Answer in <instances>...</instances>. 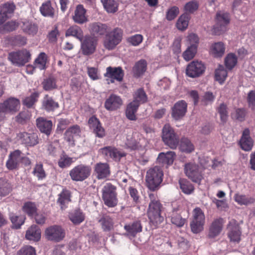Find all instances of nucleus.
Returning <instances> with one entry per match:
<instances>
[{
	"mask_svg": "<svg viewBox=\"0 0 255 255\" xmlns=\"http://www.w3.org/2000/svg\"><path fill=\"white\" fill-rule=\"evenodd\" d=\"M222 219H217L212 223L208 234L210 238H214L218 236L222 230Z\"/></svg>",
	"mask_w": 255,
	"mask_h": 255,
	"instance_id": "nucleus-32",
	"label": "nucleus"
},
{
	"mask_svg": "<svg viewBox=\"0 0 255 255\" xmlns=\"http://www.w3.org/2000/svg\"><path fill=\"white\" fill-rule=\"evenodd\" d=\"M42 85L43 89L47 91L57 88L56 80L51 77L44 79Z\"/></svg>",
	"mask_w": 255,
	"mask_h": 255,
	"instance_id": "nucleus-49",
	"label": "nucleus"
},
{
	"mask_svg": "<svg viewBox=\"0 0 255 255\" xmlns=\"http://www.w3.org/2000/svg\"><path fill=\"white\" fill-rule=\"evenodd\" d=\"M179 148L182 152L190 153L194 150V146L189 139L182 138L180 141Z\"/></svg>",
	"mask_w": 255,
	"mask_h": 255,
	"instance_id": "nucleus-45",
	"label": "nucleus"
},
{
	"mask_svg": "<svg viewBox=\"0 0 255 255\" xmlns=\"http://www.w3.org/2000/svg\"><path fill=\"white\" fill-rule=\"evenodd\" d=\"M14 255H36V251L32 246H25L18 250Z\"/></svg>",
	"mask_w": 255,
	"mask_h": 255,
	"instance_id": "nucleus-60",
	"label": "nucleus"
},
{
	"mask_svg": "<svg viewBox=\"0 0 255 255\" xmlns=\"http://www.w3.org/2000/svg\"><path fill=\"white\" fill-rule=\"evenodd\" d=\"M73 162L72 158L66 154L62 155L58 161V164L62 168L69 166Z\"/></svg>",
	"mask_w": 255,
	"mask_h": 255,
	"instance_id": "nucleus-62",
	"label": "nucleus"
},
{
	"mask_svg": "<svg viewBox=\"0 0 255 255\" xmlns=\"http://www.w3.org/2000/svg\"><path fill=\"white\" fill-rule=\"evenodd\" d=\"M197 47L195 46H187V49L183 53L184 59L187 61L193 59L197 53Z\"/></svg>",
	"mask_w": 255,
	"mask_h": 255,
	"instance_id": "nucleus-56",
	"label": "nucleus"
},
{
	"mask_svg": "<svg viewBox=\"0 0 255 255\" xmlns=\"http://www.w3.org/2000/svg\"><path fill=\"white\" fill-rule=\"evenodd\" d=\"M176 211L177 209H176L173 210L172 214L170 216L171 222L173 224H174L178 227H182L184 224L185 220L179 215L175 214L174 213Z\"/></svg>",
	"mask_w": 255,
	"mask_h": 255,
	"instance_id": "nucleus-58",
	"label": "nucleus"
},
{
	"mask_svg": "<svg viewBox=\"0 0 255 255\" xmlns=\"http://www.w3.org/2000/svg\"><path fill=\"white\" fill-rule=\"evenodd\" d=\"M108 26L106 24L99 22H95L90 23L89 30L92 36H99L104 35L107 33Z\"/></svg>",
	"mask_w": 255,
	"mask_h": 255,
	"instance_id": "nucleus-18",
	"label": "nucleus"
},
{
	"mask_svg": "<svg viewBox=\"0 0 255 255\" xmlns=\"http://www.w3.org/2000/svg\"><path fill=\"white\" fill-rule=\"evenodd\" d=\"M240 144L242 149L245 151H250L252 149L253 141L250 136V131L248 128H246L243 131L240 141Z\"/></svg>",
	"mask_w": 255,
	"mask_h": 255,
	"instance_id": "nucleus-25",
	"label": "nucleus"
},
{
	"mask_svg": "<svg viewBox=\"0 0 255 255\" xmlns=\"http://www.w3.org/2000/svg\"><path fill=\"white\" fill-rule=\"evenodd\" d=\"M162 140L165 144L172 149H175L179 143V138L169 124H165L162 128Z\"/></svg>",
	"mask_w": 255,
	"mask_h": 255,
	"instance_id": "nucleus-5",
	"label": "nucleus"
},
{
	"mask_svg": "<svg viewBox=\"0 0 255 255\" xmlns=\"http://www.w3.org/2000/svg\"><path fill=\"white\" fill-rule=\"evenodd\" d=\"M91 168L89 166L80 164L72 169L69 172L71 179L75 181H82L90 175Z\"/></svg>",
	"mask_w": 255,
	"mask_h": 255,
	"instance_id": "nucleus-7",
	"label": "nucleus"
},
{
	"mask_svg": "<svg viewBox=\"0 0 255 255\" xmlns=\"http://www.w3.org/2000/svg\"><path fill=\"white\" fill-rule=\"evenodd\" d=\"M199 7L198 3L196 0H192L186 3L184 7L185 13H193L197 10Z\"/></svg>",
	"mask_w": 255,
	"mask_h": 255,
	"instance_id": "nucleus-59",
	"label": "nucleus"
},
{
	"mask_svg": "<svg viewBox=\"0 0 255 255\" xmlns=\"http://www.w3.org/2000/svg\"><path fill=\"white\" fill-rule=\"evenodd\" d=\"M70 221L75 225H79L84 221L85 215L80 210L77 209L69 214Z\"/></svg>",
	"mask_w": 255,
	"mask_h": 255,
	"instance_id": "nucleus-40",
	"label": "nucleus"
},
{
	"mask_svg": "<svg viewBox=\"0 0 255 255\" xmlns=\"http://www.w3.org/2000/svg\"><path fill=\"white\" fill-rule=\"evenodd\" d=\"M36 125L41 132L47 135L50 134L52 127L51 121L46 120L43 118H39L36 120Z\"/></svg>",
	"mask_w": 255,
	"mask_h": 255,
	"instance_id": "nucleus-30",
	"label": "nucleus"
},
{
	"mask_svg": "<svg viewBox=\"0 0 255 255\" xmlns=\"http://www.w3.org/2000/svg\"><path fill=\"white\" fill-rule=\"evenodd\" d=\"M100 150L106 158H112L115 160H119L121 157L126 155L124 152L112 146H106L101 148Z\"/></svg>",
	"mask_w": 255,
	"mask_h": 255,
	"instance_id": "nucleus-17",
	"label": "nucleus"
},
{
	"mask_svg": "<svg viewBox=\"0 0 255 255\" xmlns=\"http://www.w3.org/2000/svg\"><path fill=\"white\" fill-rule=\"evenodd\" d=\"M20 107L19 101L14 98H10L0 104V113L15 112Z\"/></svg>",
	"mask_w": 255,
	"mask_h": 255,
	"instance_id": "nucleus-15",
	"label": "nucleus"
},
{
	"mask_svg": "<svg viewBox=\"0 0 255 255\" xmlns=\"http://www.w3.org/2000/svg\"><path fill=\"white\" fill-rule=\"evenodd\" d=\"M12 190L10 184L5 179L0 178V196H5Z\"/></svg>",
	"mask_w": 255,
	"mask_h": 255,
	"instance_id": "nucleus-47",
	"label": "nucleus"
},
{
	"mask_svg": "<svg viewBox=\"0 0 255 255\" xmlns=\"http://www.w3.org/2000/svg\"><path fill=\"white\" fill-rule=\"evenodd\" d=\"M193 219L190 224L191 229L194 233H198L202 231L205 223V217L203 211L198 207L193 211Z\"/></svg>",
	"mask_w": 255,
	"mask_h": 255,
	"instance_id": "nucleus-8",
	"label": "nucleus"
},
{
	"mask_svg": "<svg viewBox=\"0 0 255 255\" xmlns=\"http://www.w3.org/2000/svg\"><path fill=\"white\" fill-rule=\"evenodd\" d=\"M228 237L231 242L239 243L241 240V231L239 225L231 223L229 225Z\"/></svg>",
	"mask_w": 255,
	"mask_h": 255,
	"instance_id": "nucleus-29",
	"label": "nucleus"
},
{
	"mask_svg": "<svg viewBox=\"0 0 255 255\" xmlns=\"http://www.w3.org/2000/svg\"><path fill=\"white\" fill-rule=\"evenodd\" d=\"M123 30L120 28H115L111 31L106 33L104 41V47L108 50L114 49L122 41Z\"/></svg>",
	"mask_w": 255,
	"mask_h": 255,
	"instance_id": "nucleus-3",
	"label": "nucleus"
},
{
	"mask_svg": "<svg viewBox=\"0 0 255 255\" xmlns=\"http://www.w3.org/2000/svg\"><path fill=\"white\" fill-rule=\"evenodd\" d=\"M106 11L114 13L118 10L119 3L116 0H101Z\"/></svg>",
	"mask_w": 255,
	"mask_h": 255,
	"instance_id": "nucleus-38",
	"label": "nucleus"
},
{
	"mask_svg": "<svg viewBox=\"0 0 255 255\" xmlns=\"http://www.w3.org/2000/svg\"><path fill=\"white\" fill-rule=\"evenodd\" d=\"M104 231H110L113 228L114 222L111 217L107 215L103 216L99 221Z\"/></svg>",
	"mask_w": 255,
	"mask_h": 255,
	"instance_id": "nucleus-43",
	"label": "nucleus"
},
{
	"mask_svg": "<svg viewBox=\"0 0 255 255\" xmlns=\"http://www.w3.org/2000/svg\"><path fill=\"white\" fill-rule=\"evenodd\" d=\"M17 137L21 143L26 146H32L38 143V137L34 133L20 132Z\"/></svg>",
	"mask_w": 255,
	"mask_h": 255,
	"instance_id": "nucleus-19",
	"label": "nucleus"
},
{
	"mask_svg": "<svg viewBox=\"0 0 255 255\" xmlns=\"http://www.w3.org/2000/svg\"><path fill=\"white\" fill-rule=\"evenodd\" d=\"M94 171L98 179H103L110 174V167L106 163H98L95 166Z\"/></svg>",
	"mask_w": 255,
	"mask_h": 255,
	"instance_id": "nucleus-26",
	"label": "nucleus"
},
{
	"mask_svg": "<svg viewBox=\"0 0 255 255\" xmlns=\"http://www.w3.org/2000/svg\"><path fill=\"white\" fill-rule=\"evenodd\" d=\"M189 16L187 13L182 14L178 19L176 22V27L180 30H184L188 26Z\"/></svg>",
	"mask_w": 255,
	"mask_h": 255,
	"instance_id": "nucleus-48",
	"label": "nucleus"
},
{
	"mask_svg": "<svg viewBox=\"0 0 255 255\" xmlns=\"http://www.w3.org/2000/svg\"><path fill=\"white\" fill-rule=\"evenodd\" d=\"M23 211L30 217H33L37 212V208L35 203L25 202L22 207Z\"/></svg>",
	"mask_w": 255,
	"mask_h": 255,
	"instance_id": "nucleus-46",
	"label": "nucleus"
},
{
	"mask_svg": "<svg viewBox=\"0 0 255 255\" xmlns=\"http://www.w3.org/2000/svg\"><path fill=\"white\" fill-rule=\"evenodd\" d=\"M30 58L29 51L25 49L10 53L8 55V59L12 64L19 67L23 66Z\"/></svg>",
	"mask_w": 255,
	"mask_h": 255,
	"instance_id": "nucleus-9",
	"label": "nucleus"
},
{
	"mask_svg": "<svg viewBox=\"0 0 255 255\" xmlns=\"http://www.w3.org/2000/svg\"><path fill=\"white\" fill-rule=\"evenodd\" d=\"M25 238L30 241H38L41 238V230L35 225H32L26 231Z\"/></svg>",
	"mask_w": 255,
	"mask_h": 255,
	"instance_id": "nucleus-31",
	"label": "nucleus"
},
{
	"mask_svg": "<svg viewBox=\"0 0 255 255\" xmlns=\"http://www.w3.org/2000/svg\"><path fill=\"white\" fill-rule=\"evenodd\" d=\"M180 188L182 192L186 194H191L194 190L192 184L186 179H180L179 181Z\"/></svg>",
	"mask_w": 255,
	"mask_h": 255,
	"instance_id": "nucleus-51",
	"label": "nucleus"
},
{
	"mask_svg": "<svg viewBox=\"0 0 255 255\" xmlns=\"http://www.w3.org/2000/svg\"><path fill=\"white\" fill-rule=\"evenodd\" d=\"M65 36L66 37L70 36H74L81 41L83 37V32L80 27L77 25H73L70 27L67 30Z\"/></svg>",
	"mask_w": 255,
	"mask_h": 255,
	"instance_id": "nucleus-41",
	"label": "nucleus"
},
{
	"mask_svg": "<svg viewBox=\"0 0 255 255\" xmlns=\"http://www.w3.org/2000/svg\"><path fill=\"white\" fill-rule=\"evenodd\" d=\"M230 22L229 14L224 11H219L216 14V24L212 29V33L220 35L226 30V26Z\"/></svg>",
	"mask_w": 255,
	"mask_h": 255,
	"instance_id": "nucleus-4",
	"label": "nucleus"
},
{
	"mask_svg": "<svg viewBox=\"0 0 255 255\" xmlns=\"http://www.w3.org/2000/svg\"><path fill=\"white\" fill-rule=\"evenodd\" d=\"M225 63L227 68L232 69L237 63V57L234 53L228 54L225 59Z\"/></svg>",
	"mask_w": 255,
	"mask_h": 255,
	"instance_id": "nucleus-50",
	"label": "nucleus"
},
{
	"mask_svg": "<svg viewBox=\"0 0 255 255\" xmlns=\"http://www.w3.org/2000/svg\"><path fill=\"white\" fill-rule=\"evenodd\" d=\"M124 229L127 232L125 235L129 237H134L137 233L142 231V227L139 221H135L125 225Z\"/></svg>",
	"mask_w": 255,
	"mask_h": 255,
	"instance_id": "nucleus-24",
	"label": "nucleus"
},
{
	"mask_svg": "<svg viewBox=\"0 0 255 255\" xmlns=\"http://www.w3.org/2000/svg\"><path fill=\"white\" fill-rule=\"evenodd\" d=\"M234 198L236 202L241 205L247 206L253 204L255 201L254 198L240 194H235Z\"/></svg>",
	"mask_w": 255,
	"mask_h": 255,
	"instance_id": "nucleus-44",
	"label": "nucleus"
},
{
	"mask_svg": "<svg viewBox=\"0 0 255 255\" xmlns=\"http://www.w3.org/2000/svg\"><path fill=\"white\" fill-rule=\"evenodd\" d=\"M205 69V66L202 62L193 61L187 66L186 74L192 78L198 77L203 73Z\"/></svg>",
	"mask_w": 255,
	"mask_h": 255,
	"instance_id": "nucleus-12",
	"label": "nucleus"
},
{
	"mask_svg": "<svg viewBox=\"0 0 255 255\" xmlns=\"http://www.w3.org/2000/svg\"><path fill=\"white\" fill-rule=\"evenodd\" d=\"M225 51V47L223 43L218 42L211 45L209 52L213 57L218 58L222 57L224 55Z\"/></svg>",
	"mask_w": 255,
	"mask_h": 255,
	"instance_id": "nucleus-33",
	"label": "nucleus"
},
{
	"mask_svg": "<svg viewBox=\"0 0 255 255\" xmlns=\"http://www.w3.org/2000/svg\"><path fill=\"white\" fill-rule=\"evenodd\" d=\"M31 117L29 111L27 110L21 112L16 117L15 120L17 122L23 124L28 121Z\"/></svg>",
	"mask_w": 255,
	"mask_h": 255,
	"instance_id": "nucleus-64",
	"label": "nucleus"
},
{
	"mask_svg": "<svg viewBox=\"0 0 255 255\" xmlns=\"http://www.w3.org/2000/svg\"><path fill=\"white\" fill-rule=\"evenodd\" d=\"M40 11L42 15L44 16L53 17L54 15V9L52 7L50 1L43 3L40 7Z\"/></svg>",
	"mask_w": 255,
	"mask_h": 255,
	"instance_id": "nucleus-42",
	"label": "nucleus"
},
{
	"mask_svg": "<svg viewBox=\"0 0 255 255\" xmlns=\"http://www.w3.org/2000/svg\"><path fill=\"white\" fill-rule=\"evenodd\" d=\"M147 101V96L142 88L137 89L133 94V101L132 102L135 104H137L138 105L144 104Z\"/></svg>",
	"mask_w": 255,
	"mask_h": 255,
	"instance_id": "nucleus-36",
	"label": "nucleus"
},
{
	"mask_svg": "<svg viewBox=\"0 0 255 255\" xmlns=\"http://www.w3.org/2000/svg\"><path fill=\"white\" fill-rule=\"evenodd\" d=\"M58 196L57 203L60 206L61 210L65 209L71 201V192L66 188H64Z\"/></svg>",
	"mask_w": 255,
	"mask_h": 255,
	"instance_id": "nucleus-21",
	"label": "nucleus"
},
{
	"mask_svg": "<svg viewBox=\"0 0 255 255\" xmlns=\"http://www.w3.org/2000/svg\"><path fill=\"white\" fill-rule=\"evenodd\" d=\"M187 111V104L183 101L177 102L172 108V116L176 120L182 118Z\"/></svg>",
	"mask_w": 255,
	"mask_h": 255,
	"instance_id": "nucleus-22",
	"label": "nucleus"
},
{
	"mask_svg": "<svg viewBox=\"0 0 255 255\" xmlns=\"http://www.w3.org/2000/svg\"><path fill=\"white\" fill-rule=\"evenodd\" d=\"M38 97V94L37 93H33L23 100V103L27 108H31L37 101Z\"/></svg>",
	"mask_w": 255,
	"mask_h": 255,
	"instance_id": "nucleus-63",
	"label": "nucleus"
},
{
	"mask_svg": "<svg viewBox=\"0 0 255 255\" xmlns=\"http://www.w3.org/2000/svg\"><path fill=\"white\" fill-rule=\"evenodd\" d=\"M227 76V72L224 67L220 65L215 71V79L220 83H223Z\"/></svg>",
	"mask_w": 255,
	"mask_h": 255,
	"instance_id": "nucleus-54",
	"label": "nucleus"
},
{
	"mask_svg": "<svg viewBox=\"0 0 255 255\" xmlns=\"http://www.w3.org/2000/svg\"><path fill=\"white\" fill-rule=\"evenodd\" d=\"M18 26V23L15 21H10L0 27V32L5 33L15 30Z\"/></svg>",
	"mask_w": 255,
	"mask_h": 255,
	"instance_id": "nucleus-53",
	"label": "nucleus"
},
{
	"mask_svg": "<svg viewBox=\"0 0 255 255\" xmlns=\"http://www.w3.org/2000/svg\"><path fill=\"white\" fill-rule=\"evenodd\" d=\"M81 133V128L77 125L69 128L64 133V139L69 144L74 145L75 137L79 136Z\"/></svg>",
	"mask_w": 255,
	"mask_h": 255,
	"instance_id": "nucleus-23",
	"label": "nucleus"
},
{
	"mask_svg": "<svg viewBox=\"0 0 255 255\" xmlns=\"http://www.w3.org/2000/svg\"><path fill=\"white\" fill-rule=\"evenodd\" d=\"M162 169L157 166L150 168L146 172L145 180L148 188L151 191L158 189L163 179Z\"/></svg>",
	"mask_w": 255,
	"mask_h": 255,
	"instance_id": "nucleus-2",
	"label": "nucleus"
},
{
	"mask_svg": "<svg viewBox=\"0 0 255 255\" xmlns=\"http://www.w3.org/2000/svg\"><path fill=\"white\" fill-rule=\"evenodd\" d=\"M185 175L193 182L200 183L203 178L202 168L194 162H188L184 165Z\"/></svg>",
	"mask_w": 255,
	"mask_h": 255,
	"instance_id": "nucleus-6",
	"label": "nucleus"
},
{
	"mask_svg": "<svg viewBox=\"0 0 255 255\" xmlns=\"http://www.w3.org/2000/svg\"><path fill=\"white\" fill-rule=\"evenodd\" d=\"M175 153L174 151H167L160 153L157 157V161L162 164L170 165L173 162Z\"/></svg>",
	"mask_w": 255,
	"mask_h": 255,
	"instance_id": "nucleus-34",
	"label": "nucleus"
},
{
	"mask_svg": "<svg viewBox=\"0 0 255 255\" xmlns=\"http://www.w3.org/2000/svg\"><path fill=\"white\" fill-rule=\"evenodd\" d=\"M139 106L137 104H135L133 102H130L128 105L126 111V115L128 119L131 121H135L136 120L135 113Z\"/></svg>",
	"mask_w": 255,
	"mask_h": 255,
	"instance_id": "nucleus-39",
	"label": "nucleus"
},
{
	"mask_svg": "<svg viewBox=\"0 0 255 255\" xmlns=\"http://www.w3.org/2000/svg\"><path fill=\"white\" fill-rule=\"evenodd\" d=\"M47 57L44 52L40 53L38 57L35 60L34 65L35 67L40 70H43L45 68Z\"/></svg>",
	"mask_w": 255,
	"mask_h": 255,
	"instance_id": "nucleus-55",
	"label": "nucleus"
},
{
	"mask_svg": "<svg viewBox=\"0 0 255 255\" xmlns=\"http://www.w3.org/2000/svg\"><path fill=\"white\" fill-rule=\"evenodd\" d=\"M45 235L47 240L59 242L64 239L65 233L61 226L54 225L45 230Z\"/></svg>",
	"mask_w": 255,
	"mask_h": 255,
	"instance_id": "nucleus-11",
	"label": "nucleus"
},
{
	"mask_svg": "<svg viewBox=\"0 0 255 255\" xmlns=\"http://www.w3.org/2000/svg\"><path fill=\"white\" fill-rule=\"evenodd\" d=\"M42 107L47 112H52L59 107V104L51 97L46 95L43 98Z\"/></svg>",
	"mask_w": 255,
	"mask_h": 255,
	"instance_id": "nucleus-35",
	"label": "nucleus"
},
{
	"mask_svg": "<svg viewBox=\"0 0 255 255\" xmlns=\"http://www.w3.org/2000/svg\"><path fill=\"white\" fill-rule=\"evenodd\" d=\"M80 41L81 42V49L84 55H90L94 53L97 45L96 37L91 35H86Z\"/></svg>",
	"mask_w": 255,
	"mask_h": 255,
	"instance_id": "nucleus-10",
	"label": "nucleus"
},
{
	"mask_svg": "<svg viewBox=\"0 0 255 255\" xmlns=\"http://www.w3.org/2000/svg\"><path fill=\"white\" fill-rule=\"evenodd\" d=\"M32 173L38 180H42L46 177V173L43 168L42 164H36L32 171Z\"/></svg>",
	"mask_w": 255,
	"mask_h": 255,
	"instance_id": "nucleus-57",
	"label": "nucleus"
},
{
	"mask_svg": "<svg viewBox=\"0 0 255 255\" xmlns=\"http://www.w3.org/2000/svg\"><path fill=\"white\" fill-rule=\"evenodd\" d=\"M147 63L144 59H141L136 62L132 68V71L135 77H138L146 70Z\"/></svg>",
	"mask_w": 255,
	"mask_h": 255,
	"instance_id": "nucleus-37",
	"label": "nucleus"
},
{
	"mask_svg": "<svg viewBox=\"0 0 255 255\" xmlns=\"http://www.w3.org/2000/svg\"><path fill=\"white\" fill-rule=\"evenodd\" d=\"M104 76L110 78V81L108 82V84L113 83L115 80L121 82L123 79L124 72L120 67H112L110 66L106 68V72L104 74Z\"/></svg>",
	"mask_w": 255,
	"mask_h": 255,
	"instance_id": "nucleus-13",
	"label": "nucleus"
},
{
	"mask_svg": "<svg viewBox=\"0 0 255 255\" xmlns=\"http://www.w3.org/2000/svg\"><path fill=\"white\" fill-rule=\"evenodd\" d=\"M90 128L93 131L96 136L102 138L105 136V131L99 120L95 117L90 118L88 121Z\"/></svg>",
	"mask_w": 255,
	"mask_h": 255,
	"instance_id": "nucleus-20",
	"label": "nucleus"
},
{
	"mask_svg": "<svg viewBox=\"0 0 255 255\" xmlns=\"http://www.w3.org/2000/svg\"><path fill=\"white\" fill-rule=\"evenodd\" d=\"M123 104V101L120 96L116 94H111L105 101V108L109 111H114L119 109Z\"/></svg>",
	"mask_w": 255,
	"mask_h": 255,
	"instance_id": "nucleus-14",
	"label": "nucleus"
},
{
	"mask_svg": "<svg viewBox=\"0 0 255 255\" xmlns=\"http://www.w3.org/2000/svg\"><path fill=\"white\" fill-rule=\"evenodd\" d=\"M102 198L116 194V187L111 183H106L103 187L102 190Z\"/></svg>",
	"mask_w": 255,
	"mask_h": 255,
	"instance_id": "nucleus-52",
	"label": "nucleus"
},
{
	"mask_svg": "<svg viewBox=\"0 0 255 255\" xmlns=\"http://www.w3.org/2000/svg\"><path fill=\"white\" fill-rule=\"evenodd\" d=\"M21 28L24 33L30 36L35 35L38 31L37 24L32 21L27 20L22 21Z\"/></svg>",
	"mask_w": 255,
	"mask_h": 255,
	"instance_id": "nucleus-27",
	"label": "nucleus"
},
{
	"mask_svg": "<svg viewBox=\"0 0 255 255\" xmlns=\"http://www.w3.org/2000/svg\"><path fill=\"white\" fill-rule=\"evenodd\" d=\"M149 197L150 202L147 214L151 226L156 229L164 220V218L161 215L163 207L156 195L150 193Z\"/></svg>",
	"mask_w": 255,
	"mask_h": 255,
	"instance_id": "nucleus-1",
	"label": "nucleus"
},
{
	"mask_svg": "<svg viewBox=\"0 0 255 255\" xmlns=\"http://www.w3.org/2000/svg\"><path fill=\"white\" fill-rule=\"evenodd\" d=\"M22 160V154L19 150H15L11 152L8 156L6 165L9 170L16 168Z\"/></svg>",
	"mask_w": 255,
	"mask_h": 255,
	"instance_id": "nucleus-16",
	"label": "nucleus"
},
{
	"mask_svg": "<svg viewBox=\"0 0 255 255\" xmlns=\"http://www.w3.org/2000/svg\"><path fill=\"white\" fill-rule=\"evenodd\" d=\"M9 218L13 226L16 229L19 228L24 222L25 218L17 216L13 213L10 214Z\"/></svg>",
	"mask_w": 255,
	"mask_h": 255,
	"instance_id": "nucleus-61",
	"label": "nucleus"
},
{
	"mask_svg": "<svg viewBox=\"0 0 255 255\" xmlns=\"http://www.w3.org/2000/svg\"><path fill=\"white\" fill-rule=\"evenodd\" d=\"M86 10L82 4L78 5L74 11L73 19L76 23L83 24L87 21L88 19L86 16Z\"/></svg>",
	"mask_w": 255,
	"mask_h": 255,
	"instance_id": "nucleus-28",
	"label": "nucleus"
}]
</instances>
